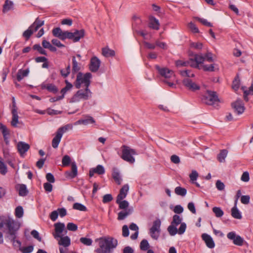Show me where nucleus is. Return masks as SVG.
<instances>
[{
	"instance_id": "4",
	"label": "nucleus",
	"mask_w": 253,
	"mask_h": 253,
	"mask_svg": "<svg viewBox=\"0 0 253 253\" xmlns=\"http://www.w3.org/2000/svg\"><path fill=\"white\" fill-rule=\"evenodd\" d=\"M122 150V155L121 158L127 162L132 164L135 162V159L132 155H136L135 150L130 148L126 145H123Z\"/></svg>"
},
{
	"instance_id": "59",
	"label": "nucleus",
	"mask_w": 253,
	"mask_h": 253,
	"mask_svg": "<svg viewBox=\"0 0 253 253\" xmlns=\"http://www.w3.org/2000/svg\"><path fill=\"white\" fill-rule=\"evenodd\" d=\"M196 19L198 20L199 22H200L201 23L203 24L205 26L211 27H212V24L211 23L208 22L206 19L204 18H201L199 17H197Z\"/></svg>"
},
{
	"instance_id": "5",
	"label": "nucleus",
	"mask_w": 253,
	"mask_h": 253,
	"mask_svg": "<svg viewBox=\"0 0 253 253\" xmlns=\"http://www.w3.org/2000/svg\"><path fill=\"white\" fill-rule=\"evenodd\" d=\"M72 126L70 125H65L64 126L59 127L56 132V135L52 140V146L54 148H57L61 141L63 134L66 132L69 128H72Z\"/></svg>"
},
{
	"instance_id": "37",
	"label": "nucleus",
	"mask_w": 253,
	"mask_h": 253,
	"mask_svg": "<svg viewBox=\"0 0 253 253\" xmlns=\"http://www.w3.org/2000/svg\"><path fill=\"white\" fill-rule=\"evenodd\" d=\"M13 6V3L9 0H6L3 5L2 12L5 13L11 9Z\"/></svg>"
},
{
	"instance_id": "51",
	"label": "nucleus",
	"mask_w": 253,
	"mask_h": 253,
	"mask_svg": "<svg viewBox=\"0 0 253 253\" xmlns=\"http://www.w3.org/2000/svg\"><path fill=\"white\" fill-rule=\"evenodd\" d=\"M24 211L22 207L19 206L16 208L15 215L17 218H21L23 216Z\"/></svg>"
},
{
	"instance_id": "31",
	"label": "nucleus",
	"mask_w": 253,
	"mask_h": 253,
	"mask_svg": "<svg viewBox=\"0 0 253 253\" xmlns=\"http://www.w3.org/2000/svg\"><path fill=\"white\" fill-rule=\"evenodd\" d=\"M161 229L155 228L154 227H151L149 230V234L151 237L157 240L160 235Z\"/></svg>"
},
{
	"instance_id": "24",
	"label": "nucleus",
	"mask_w": 253,
	"mask_h": 253,
	"mask_svg": "<svg viewBox=\"0 0 253 253\" xmlns=\"http://www.w3.org/2000/svg\"><path fill=\"white\" fill-rule=\"evenodd\" d=\"M129 190V186L128 184H125L121 188L119 194L117 195V198H123L125 199L127 194Z\"/></svg>"
},
{
	"instance_id": "33",
	"label": "nucleus",
	"mask_w": 253,
	"mask_h": 253,
	"mask_svg": "<svg viewBox=\"0 0 253 253\" xmlns=\"http://www.w3.org/2000/svg\"><path fill=\"white\" fill-rule=\"evenodd\" d=\"M18 187V194L21 196H26L28 193L26 185L21 184L17 185Z\"/></svg>"
},
{
	"instance_id": "60",
	"label": "nucleus",
	"mask_w": 253,
	"mask_h": 253,
	"mask_svg": "<svg viewBox=\"0 0 253 253\" xmlns=\"http://www.w3.org/2000/svg\"><path fill=\"white\" fill-rule=\"evenodd\" d=\"M67 228L69 231H75L78 229V226L72 222H69L67 225Z\"/></svg>"
},
{
	"instance_id": "10",
	"label": "nucleus",
	"mask_w": 253,
	"mask_h": 253,
	"mask_svg": "<svg viewBox=\"0 0 253 253\" xmlns=\"http://www.w3.org/2000/svg\"><path fill=\"white\" fill-rule=\"evenodd\" d=\"M183 84L187 88L192 91H195L200 89L199 85L193 82L189 78H185L182 81Z\"/></svg>"
},
{
	"instance_id": "20",
	"label": "nucleus",
	"mask_w": 253,
	"mask_h": 253,
	"mask_svg": "<svg viewBox=\"0 0 253 253\" xmlns=\"http://www.w3.org/2000/svg\"><path fill=\"white\" fill-rule=\"evenodd\" d=\"M202 237L208 248L211 249L214 248L215 246L214 242L210 235L204 233L202 234Z\"/></svg>"
},
{
	"instance_id": "41",
	"label": "nucleus",
	"mask_w": 253,
	"mask_h": 253,
	"mask_svg": "<svg viewBox=\"0 0 253 253\" xmlns=\"http://www.w3.org/2000/svg\"><path fill=\"white\" fill-rule=\"evenodd\" d=\"M200 69H203L204 71L206 72H213L214 71V64H202L200 65Z\"/></svg>"
},
{
	"instance_id": "19",
	"label": "nucleus",
	"mask_w": 253,
	"mask_h": 253,
	"mask_svg": "<svg viewBox=\"0 0 253 253\" xmlns=\"http://www.w3.org/2000/svg\"><path fill=\"white\" fill-rule=\"evenodd\" d=\"M41 88L42 89H47L49 92L54 94L56 93L58 91V87L53 84H45L43 83L41 84Z\"/></svg>"
},
{
	"instance_id": "28",
	"label": "nucleus",
	"mask_w": 253,
	"mask_h": 253,
	"mask_svg": "<svg viewBox=\"0 0 253 253\" xmlns=\"http://www.w3.org/2000/svg\"><path fill=\"white\" fill-rule=\"evenodd\" d=\"M60 238V240L58 241V244L60 245H62L64 247H67L70 246L71 244V240L68 236H64Z\"/></svg>"
},
{
	"instance_id": "61",
	"label": "nucleus",
	"mask_w": 253,
	"mask_h": 253,
	"mask_svg": "<svg viewBox=\"0 0 253 253\" xmlns=\"http://www.w3.org/2000/svg\"><path fill=\"white\" fill-rule=\"evenodd\" d=\"M113 200V197L111 194H107L103 196L102 202L103 203H107L111 202Z\"/></svg>"
},
{
	"instance_id": "55",
	"label": "nucleus",
	"mask_w": 253,
	"mask_h": 253,
	"mask_svg": "<svg viewBox=\"0 0 253 253\" xmlns=\"http://www.w3.org/2000/svg\"><path fill=\"white\" fill-rule=\"evenodd\" d=\"M80 241L85 246H90L92 243V240L90 238L86 237H82L80 239Z\"/></svg>"
},
{
	"instance_id": "18",
	"label": "nucleus",
	"mask_w": 253,
	"mask_h": 253,
	"mask_svg": "<svg viewBox=\"0 0 253 253\" xmlns=\"http://www.w3.org/2000/svg\"><path fill=\"white\" fill-rule=\"evenodd\" d=\"M73 35L72 40L74 42H77L80 41L82 38H83L85 35V31L84 29H81L80 30H76L74 32H72Z\"/></svg>"
},
{
	"instance_id": "42",
	"label": "nucleus",
	"mask_w": 253,
	"mask_h": 253,
	"mask_svg": "<svg viewBox=\"0 0 253 253\" xmlns=\"http://www.w3.org/2000/svg\"><path fill=\"white\" fill-rule=\"evenodd\" d=\"M182 217H181L179 215L177 214H174L173 215L172 220L171 222V224L174 225L175 226H177L182 223Z\"/></svg>"
},
{
	"instance_id": "57",
	"label": "nucleus",
	"mask_w": 253,
	"mask_h": 253,
	"mask_svg": "<svg viewBox=\"0 0 253 253\" xmlns=\"http://www.w3.org/2000/svg\"><path fill=\"white\" fill-rule=\"evenodd\" d=\"M33 246L31 245L26 247H21L20 250L22 253H31L33 251Z\"/></svg>"
},
{
	"instance_id": "12",
	"label": "nucleus",
	"mask_w": 253,
	"mask_h": 253,
	"mask_svg": "<svg viewBox=\"0 0 253 253\" xmlns=\"http://www.w3.org/2000/svg\"><path fill=\"white\" fill-rule=\"evenodd\" d=\"M55 232L53 233V236L55 239H57L61 237L62 233L65 229V225L64 223L58 222L54 224Z\"/></svg>"
},
{
	"instance_id": "56",
	"label": "nucleus",
	"mask_w": 253,
	"mask_h": 253,
	"mask_svg": "<svg viewBox=\"0 0 253 253\" xmlns=\"http://www.w3.org/2000/svg\"><path fill=\"white\" fill-rule=\"evenodd\" d=\"M188 28L191 30V31L193 33H199L200 32L198 27L193 22H190L188 24Z\"/></svg>"
},
{
	"instance_id": "23",
	"label": "nucleus",
	"mask_w": 253,
	"mask_h": 253,
	"mask_svg": "<svg viewBox=\"0 0 253 253\" xmlns=\"http://www.w3.org/2000/svg\"><path fill=\"white\" fill-rule=\"evenodd\" d=\"M123 198H116V203L118 204L119 208L121 210H127L128 209L129 203L126 200H123Z\"/></svg>"
},
{
	"instance_id": "32",
	"label": "nucleus",
	"mask_w": 253,
	"mask_h": 253,
	"mask_svg": "<svg viewBox=\"0 0 253 253\" xmlns=\"http://www.w3.org/2000/svg\"><path fill=\"white\" fill-rule=\"evenodd\" d=\"M44 24V21L41 20L39 17L37 18L35 22L31 25V28H33L35 32L37 31Z\"/></svg>"
},
{
	"instance_id": "3",
	"label": "nucleus",
	"mask_w": 253,
	"mask_h": 253,
	"mask_svg": "<svg viewBox=\"0 0 253 253\" xmlns=\"http://www.w3.org/2000/svg\"><path fill=\"white\" fill-rule=\"evenodd\" d=\"M92 75L90 73H85L84 77L81 72H79L77 76V79L75 83L76 87L78 89L80 88L82 84H84L86 88H88L90 84V79Z\"/></svg>"
},
{
	"instance_id": "46",
	"label": "nucleus",
	"mask_w": 253,
	"mask_h": 253,
	"mask_svg": "<svg viewBox=\"0 0 253 253\" xmlns=\"http://www.w3.org/2000/svg\"><path fill=\"white\" fill-rule=\"evenodd\" d=\"M34 32L33 28H31L30 26L27 30L24 32L23 36L26 38V40H28L33 34Z\"/></svg>"
},
{
	"instance_id": "43",
	"label": "nucleus",
	"mask_w": 253,
	"mask_h": 253,
	"mask_svg": "<svg viewBox=\"0 0 253 253\" xmlns=\"http://www.w3.org/2000/svg\"><path fill=\"white\" fill-rule=\"evenodd\" d=\"M150 245L148 241L146 239H143L140 244V248L143 251H146L149 249Z\"/></svg>"
},
{
	"instance_id": "40",
	"label": "nucleus",
	"mask_w": 253,
	"mask_h": 253,
	"mask_svg": "<svg viewBox=\"0 0 253 253\" xmlns=\"http://www.w3.org/2000/svg\"><path fill=\"white\" fill-rule=\"evenodd\" d=\"M174 192L177 195L184 196L187 194V190L185 188L180 186L176 187L175 188Z\"/></svg>"
},
{
	"instance_id": "17",
	"label": "nucleus",
	"mask_w": 253,
	"mask_h": 253,
	"mask_svg": "<svg viewBox=\"0 0 253 253\" xmlns=\"http://www.w3.org/2000/svg\"><path fill=\"white\" fill-rule=\"evenodd\" d=\"M105 170L104 167L101 165H98L96 168L90 169L89 171V176L92 177L94 173L98 175H102L105 173Z\"/></svg>"
},
{
	"instance_id": "30",
	"label": "nucleus",
	"mask_w": 253,
	"mask_h": 253,
	"mask_svg": "<svg viewBox=\"0 0 253 253\" xmlns=\"http://www.w3.org/2000/svg\"><path fill=\"white\" fill-rule=\"evenodd\" d=\"M11 114L12 115V121L11 122V125L13 127H16L18 123V115L17 111L16 110H11Z\"/></svg>"
},
{
	"instance_id": "38",
	"label": "nucleus",
	"mask_w": 253,
	"mask_h": 253,
	"mask_svg": "<svg viewBox=\"0 0 253 253\" xmlns=\"http://www.w3.org/2000/svg\"><path fill=\"white\" fill-rule=\"evenodd\" d=\"M73 35L72 34V32L67 31H62L61 33V35H59V37L58 38L59 39L64 41L66 39H68L71 40L72 38Z\"/></svg>"
},
{
	"instance_id": "53",
	"label": "nucleus",
	"mask_w": 253,
	"mask_h": 253,
	"mask_svg": "<svg viewBox=\"0 0 253 253\" xmlns=\"http://www.w3.org/2000/svg\"><path fill=\"white\" fill-rule=\"evenodd\" d=\"M0 130L1 131L3 137H5V136H9V131L7 129L6 126L4 125L2 123H0Z\"/></svg>"
},
{
	"instance_id": "52",
	"label": "nucleus",
	"mask_w": 253,
	"mask_h": 253,
	"mask_svg": "<svg viewBox=\"0 0 253 253\" xmlns=\"http://www.w3.org/2000/svg\"><path fill=\"white\" fill-rule=\"evenodd\" d=\"M240 83V81L239 79V77L238 75H237V76L235 78L234 81H233L232 88L234 90H237L239 88Z\"/></svg>"
},
{
	"instance_id": "47",
	"label": "nucleus",
	"mask_w": 253,
	"mask_h": 253,
	"mask_svg": "<svg viewBox=\"0 0 253 253\" xmlns=\"http://www.w3.org/2000/svg\"><path fill=\"white\" fill-rule=\"evenodd\" d=\"M33 49L37 50L40 54L47 55L46 51L41 46L40 44H35L33 46Z\"/></svg>"
},
{
	"instance_id": "26",
	"label": "nucleus",
	"mask_w": 253,
	"mask_h": 253,
	"mask_svg": "<svg viewBox=\"0 0 253 253\" xmlns=\"http://www.w3.org/2000/svg\"><path fill=\"white\" fill-rule=\"evenodd\" d=\"M160 24L159 22V20L157 19L155 17L153 16H151L150 17V22H149V27L154 29L158 30L159 29Z\"/></svg>"
},
{
	"instance_id": "39",
	"label": "nucleus",
	"mask_w": 253,
	"mask_h": 253,
	"mask_svg": "<svg viewBox=\"0 0 253 253\" xmlns=\"http://www.w3.org/2000/svg\"><path fill=\"white\" fill-rule=\"evenodd\" d=\"M175 66L177 67H187L188 65L190 66L191 61L190 58L188 61H183L181 60H176L175 62Z\"/></svg>"
},
{
	"instance_id": "22",
	"label": "nucleus",
	"mask_w": 253,
	"mask_h": 253,
	"mask_svg": "<svg viewBox=\"0 0 253 253\" xmlns=\"http://www.w3.org/2000/svg\"><path fill=\"white\" fill-rule=\"evenodd\" d=\"M72 74L74 76L81 70V64L77 61L74 56L72 57Z\"/></svg>"
},
{
	"instance_id": "2",
	"label": "nucleus",
	"mask_w": 253,
	"mask_h": 253,
	"mask_svg": "<svg viewBox=\"0 0 253 253\" xmlns=\"http://www.w3.org/2000/svg\"><path fill=\"white\" fill-rule=\"evenodd\" d=\"M98 242L99 248L95 250L98 253H111L118 245V240L111 236H104L95 239Z\"/></svg>"
},
{
	"instance_id": "49",
	"label": "nucleus",
	"mask_w": 253,
	"mask_h": 253,
	"mask_svg": "<svg viewBox=\"0 0 253 253\" xmlns=\"http://www.w3.org/2000/svg\"><path fill=\"white\" fill-rule=\"evenodd\" d=\"M176 226H177L171 224L168 227V231L171 236H174L178 233V230Z\"/></svg>"
},
{
	"instance_id": "63",
	"label": "nucleus",
	"mask_w": 253,
	"mask_h": 253,
	"mask_svg": "<svg viewBox=\"0 0 253 253\" xmlns=\"http://www.w3.org/2000/svg\"><path fill=\"white\" fill-rule=\"evenodd\" d=\"M186 228V224L185 222H182L180 224V226L178 230V233L180 235L183 234Z\"/></svg>"
},
{
	"instance_id": "7",
	"label": "nucleus",
	"mask_w": 253,
	"mask_h": 253,
	"mask_svg": "<svg viewBox=\"0 0 253 253\" xmlns=\"http://www.w3.org/2000/svg\"><path fill=\"white\" fill-rule=\"evenodd\" d=\"M189 56H194V58H190L191 67L200 69V65L204 64L205 57L202 54H193L192 52H189Z\"/></svg>"
},
{
	"instance_id": "14",
	"label": "nucleus",
	"mask_w": 253,
	"mask_h": 253,
	"mask_svg": "<svg viewBox=\"0 0 253 253\" xmlns=\"http://www.w3.org/2000/svg\"><path fill=\"white\" fill-rule=\"evenodd\" d=\"M100 64L101 61L97 57L94 56L92 57L90 61L89 70L92 72H97L100 67Z\"/></svg>"
},
{
	"instance_id": "13",
	"label": "nucleus",
	"mask_w": 253,
	"mask_h": 253,
	"mask_svg": "<svg viewBox=\"0 0 253 253\" xmlns=\"http://www.w3.org/2000/svg\"><path fill=\"white\" fill-rule=\"evenodd\" d=\"M231 106L238 115L242 114L245 109L244 103L241 99H237L236 101L232 103Z\"/></svg>"
},
{
	"instance_id": "16",
	"label": "nucleus",
	"mask_w": 253,
	"mask_h": 253,
	"mask_svg": "<svg viewBox=\"0 0 253 253\" xmlns=\"http://www.w3.org/2000/svg\"><path fill=\"white\" fill-rule=\"evenodd\" d=\"M30 145L24 142L20 141L17 143V148L18 152L21 156H22L30 149Z\"/></svg>"
},
{
	"instance_id": "36",
	"label": "nucleus",
	"mask_w": 253,
	"mask_h": 253,
	"mask_svg": "<svg viewBox=\"0 0 253 253\" xmlns=\"http://www.w3.org/2000/svg\"><path fill=\"white\" fill-rule=\"evenodd\" d=\"M227 154L228 151L226 149H222L220 150L217 157L218 161L220 163L224 162Z\"/></svg>"
},
{
	"instance_id": "35",
	"label": "nucleus",
	"mask_w": 253,
	"mask_h": 253,
	"mask_svg": "<svg viewBox=\"0 0 253 253\" xmlns=\"http://www.w3.org/2000/svg\"><path fill=\"white\" fill-rule=\"evenodd\" d=\"M112 177L117 184H121L122 179L120 177L119 172L116 168L113 169Z\"/></svg>"
},
{
	"instance_id": "64",
	"label": "nucleus",
	"mask_w": 253,
	"mask_h": 253,
	"mask_svg": "<svg viewBox=\"0 0 253 253\" xmlns=\"http://www.w3.org/2000/svg\"><path fill=\"white\" fill-rule=\"evenodd\" d=\"M215 185L216 187L219 191L223 190L225 188L224 184L219 180L216 181Z\"/></svg>"
},
{
	"instance_id": "45",
	"label": "nucleus",
	"mask_w": 253,
	"mask_h": 253,
	"mask_svg": "<svg viewBox=\"0 0 253 253\" xmlns=\"http://www.w3.org/2000/svg\"><path fill=\"white\" fill-rule=\"evenodd\" d=\"M7 172V167L2 161V159L0 157V173L2 175H5Z\"/></svg>"
},
{
	"instance_id": "34",
	"label": "nucleus",
	"mask_w": 253,
	"mask_h": 253,
	"mask_svg": "<svg viewBox=\"0 0 253 253\" xmlns=\"http://www.w3.org/2000/svg\"><path fill=\"white\" fill-rule=\"evenodd\" d=\"M231 215L236 219L242 218V215L237 207L236 204H235V206L231 209Z\"/></svg>"
},
{
	"instance_id": "54",
	"label": "nucleus",
	"mask_w": 253,
	"mask_h": 253,
	"mask_svg": "<svg viewBox=\"0 0 253 253\" xmlns=\"http://www.w3.org/2000/svg\"><path fill=\"white\" fill-rule=\"evenodd\" d=\"M71 158L68 155H65L63 156L62 160V164L63 167L69 166L71 163Z\"/></svg>"
},
{
	"instance_id": "25",
	"label": "nucleus",
	"mask_w": 253,
	"mask_h": 253,
	"mask_svg": "<svg viewBox=\"0 0 253 253\" xmlns=\"http://www.w3.org/2000/svg\"><path fill=\"white\" fill-rule=\"evenodd\" d=\"M132 211L131 209L121 211L118 214V220H122L125 219L126 216L130 215L132 213Z\"/></svg>"
},
{
	"instance_id": "44",
	"label": "nucleus",
	"mask_w": 253,
	"mask_h": 253,
	"mask_svg": "<svg viewBox=\"0 0 253 253\" xmlns=\"http://www.w3.org/2000/svg\"><path fill=\"white\" fill-rule=\"evenodd\" d=\"M60 71L61 75L63 78H66V77H67L69 76V75L71 73L70 65L69 64L65 70L61 69Z\"/></svg>"
},
{
	"instance_id": "48",
	"label": "nucleus",
	"mask_w": 253,
	"mask_h": 253,
	"mask_svg": "<svg viewBox=\"0 0 253 253\" xmlns=\"http://www.w3.org/2000/svg\"><path fill=\"white\" fill-rule=\"evenodd\" d=\"M73 208L75 210H79L80 211H87V208H86V207L84 205L79 203H76L74 204Z\"/></svg>"
},
{
	"instance_id": "9",
	"label": "nucleus",
	"mask_w": 253,
	"mask_h": 253,
	"mask_svg": "<svg viewBox=\"0 0 253 253\" xmlns=\"http://www.w3.org/2000/svg\"><path fill=\"white\" fill-rule=\"evenodd\" d=\"M156 69L158 70L159 73L166 79H171L174 77V73L171 70L167 68H160L159 66L156 65Z\"/></svg>"
},
{
	"instance_id": "29",
	"label": "nucleus",
	"mask_w": 253,
	"mask_h": 253,
	"mask_svg": "<svg viewBox=\"0 0 253 253\" xmlns=\"http://www.w3.org/2000/svg\"><path fill=\"white\" fill-rule=\"evenodd\" d=\"M29 73V69L26 70L20 69L17 74V80L18 82H20L23 78L27 77Z\"/></svg>"
},
{
	"instance_id": "6",
	"label": "nucleus",
	"mask_w": 253,
	"mask_h": 253,
	"mask_svg": "<svg viewBox=\"0 0 253 253\" xmlns=\"http://www.w3.org/2000/svg\"><path fill=\"white\" fill-rule=\"evenodd\" d=\"M91 92L88 88L85 87L84 90L83 89L79 90L71 98L70 102H78L82 99L84 100H87L91 97Z\"/></svg>"
},
{
	"instance_id": "62",
	"label": "nucleus",
	"mask_w": 253,
	"mask_h": 253,
	"mask_svg": "<svg viewBox=\"0 0 253 253\" xmlns=\"http://www.w3.org/2000/svg\"><path fill=\"white\" fill-rule=\"evenodd\" d=\"M183 208L181 205H176L174 207L173 211L175 214H180L183 211Z\"/></svg>"
},
{
	"instance_id": "1",
	"label": "nucleus",
	"mask_w": 253,
	"mask_h": 253,
	"mask_svg": "<svg viewBox=\"0 0 253 253\" xmlns=\"http://www.w3.org/2000/svg\"><path fill=\"white\" fill-rule=\"evenodd\" d=\"M5 226L8 230V237L14 243L15 242L21 246V242L18 240H15L17 232L20 228V224L10 217H0V228Z\"/></svg>"
},
{
	"instance_id": "8",
	"label": "nucleus",
	"mask_w": 253,
	"mask_h": 253,
	"mask_svg": "<svg viewBox=\"0 0 253 253\" xmlns=\"http://www.w3.org/2000/svg\"><path fill=\"white\" fill-rule=\"evenodd\" d=\"M202 100L206 104L210 105L219 101L216 92L210 90L207 91V95L203 96Z\"/></svg>"
},
{
	"instance_id": "27",
	"label": "nucleus",
	"mask_w": 253,
	"mask_h": 253,
	"mask_svg": "<svg viewBox=\"0 0 253 253\" xmlns=\"http://www.w3.org/2000/svg\"><path fill=\"white\" fill-rule=\"evenodd\" d=\"M102 54L106 57H113L115 55V52L114 50L111 49L108 47H105L102 48Z\"/></svg>"
},
{
	"instance_id": "50",
	"label": "nucleus",
	"mask_w": 253,
	"mask_h": 253,
	"mask_svg": "<svg viewBox=\"0 0 253 253\" xmlns=\"http://www.w3.org/2000/svg\"><path fill=\"white\" fill-rule=\"evenodd\" d=\"M212 211L214 213L215 215L217 217H220L224 214L223 211L219 207H214L212 208Z\"/></svg>"
},
{
	"instance_id": "21",
	"label": "nucleus",
	"mask_w": 253,
	"mask_h": 253,
	"mask_svg": "<svg viewBox=\"0 0 253 253\" xmlns=\"http://www.w3.org/2000/svg\"><path fill=\"white\" fill-rule=\"evenodd\" d=\"M95 121L93 117L90 116H86L85 119H80L75 122V125H87L88 124H94Z\"/></svg>"
},
{
	"instance_id": "15",
	"label": "nucleus",
	"mask_w": 253,
	"mask_h": 253,
	"mask_svg": "<svg viewBox=\"0 0 253 253\" xmlns=\"http://www.w3.org/2000/svg\"><path fill=\"white\" fill-rule=\"evenodd\" d=\"M78 175V168L75 162L71 163V170L65 172V177L67 178L73 179Z\"/></svg>"
},
{
	"instance_id": "58",
	"label": "nucleus",
	"mask_w": 253,
	"mask_h": 253,
	"mask_svg": "<svg viewBox=\"0 0 253 253\" xmlns=\"http://www.w3.org/2000/svg\"><path fill=\"white\" fill-rule=\"evenodd\" d=\"M198 173L197 171L195 170H193L192 171V172L189 175V177L190 179V180L192 182V183H194V181L197 180L198 177Z\"/></svg>"
},
{
	"instance_id": "11",
	"label": "nucleus",
	"mask_w": 253,
	"mask_h": 253,
	"mask_svg": "<svg viewBox=\"0 0 253 253\" xmlns=\"http://www.w3.org/2000/svg\"><path fill=\"white\" fill-rule=\"evenodd\" d=\"M227 237L232 240L234 244L236 245L242 246L243 244V239L240 236L237 235L235 232H229L227 235Z\"/></svg>"
}]
</instances>
